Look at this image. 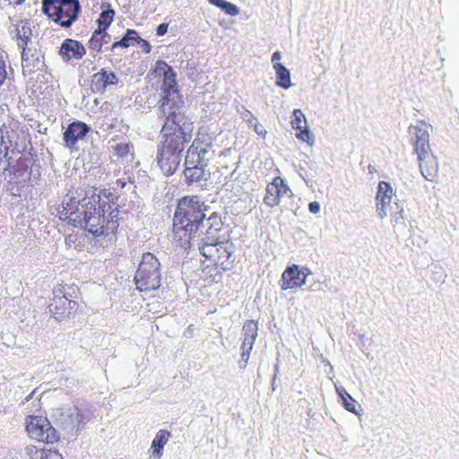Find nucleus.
<instances>
[{
    "label": "nucleus",
    "instance_id": "f257e3e1",
    "mask_svg": "<svg viewBox=\"0 0 459 459\" xmlns=\"http://www.w3.org/2000/svg\"><path fill=\"white\" fill-rule=\"evenodd\" d=\"M117 202L118 196L108 189L93 192L82 200L65 196L59 216L61 220L95 237L109 236L115 234L119 226Z\"/></svg>",
    "mask_w": 459,
    "mask_h": 459
},
{
    "label": "nucleus",
    "instance_id": "f03ea898",
    "mask_svg": "<svg viewBox=\"0 0 459 459\" xmlns=\"http://www.w3.org/2000/svg\"><path fill=\"white\" fill-rule=\"evenodd\" d=\"M205 205L195 195L179 199L173 218V239L187 249L200 238L199 229L205 217Z\"/></svg>",
    "mask_w": 459,
    "mask_h": 459
},
{
    "label": "nucleus",
    "instance_id": "7ed1b4c3",
    "mask_svg": "<svg viewBox=\"0 0 459 459\" xmlns=\"http://www.w3.org/2000/svg\"><path fill=\"white\" fill-rule=\"evenodd\" d=\"M181 104L160 105L166 119L160 130V142L158 145L183 153L186 144L192 139V129L186 123L185 113L180 111Z\"/></svg>",
    "mask_w": 459,
    "mask_h": 459
},
{
    "label": "nucleus",
    "instance_id": "20e7f679",
    "mask_svg": "<svg viewBox=\"0 0 459 459\" xmlns=\"http://www.w3.org/2000/svg\"><path fill=\"white\" fill-rule=\"evenodd\" d=\"M160 261L153 254L144 253L134 278L136 289L141 292L156 290L160 286Z\"/></svg>",
    "mask_w": 459,
    "mask_h": 459
},
{
    "label": "nucleus",
    "instance_id": "39448f33",
    "mask_svg": "<svg viewBox=\"0 0 459 459\" xmlns=\"http://www.w3.org/2000/svg\"><path fill=\"white\" fill-rule=\"evenodd\" d=\"M81 5L78 0H43L42 11L54 22L69 28L78 18Z\"/></svg>",
    "mask_w": 459,
    "mask_h": 459
},
{
    "label": "nucleus",
    "instance_id": "423d86ee",
    "mask_svg": "<svg viewBox=\"0 0 459 459\" xmlns=\"http://www.w3.org/2000/svg\"><path fill=\"white\" fill-rule=\"evenodd\" d=\"M200 252L212 265L222 271H229L234 264V247L229 241L205 242Z\"/></svg>",
    "mask_w": 459,
    "mask_h": 459
},
{
    "label": "nucleus",
    "instance_id": "0eeeda50",
    "mask_svg": "<svg viewBox=\"0 0 459 459\" xmlns=\"http://www.w3.org/2000/svg\"><path fill=\"white\" fill-rule=\"evenodd\" d=\"M66 287L65 284H57L54 287L53 299L48 307L52 316L59 322L75 316L80 308L79 303L71 299L72 295L67 296Z\"/></svg>",
    "mask_w": 459,
    "mask_h": 459
},
{
    "label": "nucleus",
    "instance_id": "6e6552de",
    "mask_svg": "<svg viewBox=\"0 0 459 459\" xmlns=\"http://www.w3.org/2000/svg\"><path fill=\"white\" fill-rule=\"evenodd\" d=\"M25 140V132L17 120L11 119L3 124L0 127V160H7L9 151L17 149Z\"/></svg>",
    "mask_w": 459,
    "mask_h": 459
},
{
    "label": "nucleus",
    "instance_id": "1a4fd4ad",
    "mask_svg": "<svg viewBox=\"0 0 459 459\" xmlns=\"http://www.w3.org/2000/svg\"><path fill=\"white\" fill-rule=\"evenodd\" d=\"M26 431L31 439L45 444H54L59 436L50 421L42 416L29 415L25 419Z\"/></svg>",
    "mask_w": 459,
    "mask_h": 459
},
{
    "label": "nucleus",
    "instance_id": "9d476101",
    "mask_svg": "<svg viewBox=\"0 0 459 459\" xmlns=\"http://www.w3.org/2000/svg\"><path fill=\"white\" fill-rule=\"evenodd\" d=\"M156 70L163 72V82L161 85V99L160 103L162 106L183 103L176 81V73L172 67L164 61L156 62Z\"/></svg>",
    "mask_w": 459,
    "mask_h": 459
},
{
    "label": "nucleus",
    "instance_id": "9b49d317",
    "mask_svg": "<svg viewBox=\"0 0 459 459\" xmlns=\"http://www.w3.org/2000/svg\"><path fill=\"white\" fill-rule=\"evenodd\" d=\"M214 157L212 138L206 133L198 131L195 138L188 147L185 160L197 164L208 165Z\"/></svg>",
    "mask_w": 459,
    "mask_h": 459
},
{
    "label": "nucleus",
    "instance_id": "f8f14e48",
    "mask_svg": "<svg viewBox=\"0 0 459 459\" xmlns=\"http://www.w3.org/2000/svg\"><path fill=\"white\" fill-rule=\"evenodd\" d=\"M430 129L431 126L423 120L409 126L410 142L413 145V152L417 155L431 150L429 145Z\"/></svg>",
    "mask_w": 459,
    "mask_h": 459
},
{
    "label": "nucleus",
    "instance_id": "ddd939ff",
    "mask_svg": "<svg viewBox=\"0 0 459 459\" xmlns=\"http://www.w3.org/2000/svg\"><path fill=\"white\" fill-rule=\"evenodd\" d=\"M182 152L158 145L156 160L160 170L167 177L173 175L181 161Z\"/></svg>",
    "mask_w": 459,
    "mask_h": 459
},
{
    "label": "nucleus",
    "instance_id": "4468645a",
    "mask_svg": "<svg viewBox=\"0 0 459 459\" xmlns=\"http://www.w3.org/2000/svg\"><path fill=\"white\" fill-rule=\"evenodd\" d=\"M291 196V190L281 177H275L266 186L264 203L269 207L277 206L283 197Z\"/></svg>",
    "mask_w": 459,
    "mask_h": 459
},
{
    "label": "nucleus",
    "instance_id": "2eb2a0df",
    "mask_svg": "<svg viewBox=\"0 0 459 459\" xmlns=\"http://www.w3.org/2000/svg\"><path fill=\"white\" fill-rule=\"evenodd\" d=\"M85 54L86 49L84 46L80 41L73 39H65L59 49V56L66 63L72 59L80 60Z\"/></svg>",
    "mask_w": 459,
    "mask_h": 459
},
{
    "label": "nucleus",
    "instance_id": "dca6fc26",
    "mask_svg": "<svg viewBox=\"0 0 459 459\" xmlns=\"http://www.w3.org/2000/svg\"><path fill=\"white\" fill-rule=\"evenodd\" d=\"M419 167L422 177L429 181H433L437 176L438 163L437 158L430 151L417 155Z\"/></svg>",
    "mask_w": 459,
    "mask_h": 459
},
{
    "label": "nucleus",
    "instance_id": "f3484780",
    "mask_svg": "<svg viewBox=\"0 0 459 459\" xmlns=\"http://www.w3.org/2000/svg\"><path fill=\"white\" fill-rule=\"evenodd\" d=\"M307 275L299 269V266L292 264L288 266L281 274V288L282 290L301 287L306 282Z\"/></svg>",
    "mask_w": 459,
    "mask_h": 459
},
{
    "label": "nucleus",
    "instance_id": "a211bd4d",
    "mask_svg": "<svg viewBox=\"0 0 459 459\" xmlns=\"http://www.w3.org/2000/svg\"><path fill=\"white\" fill-rule=\"evenodd\" d=\"M91 127L82 121H74L68 125L64 133V141L67 147H74L78 141L82 140L90 132Z\"/></svg>",
    "mask_w": 459,
    "mask_h": 459
},
{
    "label": "nucleus",
    "instance_id": "6ab92c4d",
    "mask_svg": "<svg viewBox=\"0 0 459 459\" xmlns=\"http://www.w3.org/2000/svg\"><path fill=\"white\" fill-rule=\"evenodd\" d=\"M118 79L114 72L101 69L91 76V90L95 93H103L108 86L116 85Z\"/></svg>",
    "mask_w": 459,
    "mask_h": 459
},
{
    "label": "nucleus",
    "instance_id": "aec40b11",
    "mask_svg": "<svg viewBox=\"0 0 459 459\" xmlns=\"http://www.w3.org/2000/svg\"><path fill=\"white\" fill-rule=\"evenodd\" d=\"M184 166L183 175L185 182L188 186L199 183L202 180H206L209 176L207 172L208 165L189 162L185 160Z\"/></svg>",
    "mask_w": 459,
    "mask_h": 459
},
{
    "label": "nucleus",
    "instance_id": "412c9836",
    "mask_svg": "<svg viewBox=\"0 0 459 459\" xmlns=\"http://www.w3.org/2000/svg\"><path fill=\"white\" fill-rule=\"evenodd\" d=\"M291 126L297 131L296 137L303 142L312 144L313 136L307 129L305 115L300 109H294L292 113Z\"/></svg>",
    "mask_w": 459,
    "mask_h": 459
},
{
    "label": "nucleus",
    "instance_id": "4be33fe9",
    "mask_svg": "<svg viewBox=\"0 0 459 459\" xmlns=\"http://www.w3.org/2000/svg\"><path fill=\"white\" fill-rule=\"evenodd\" d=\"M394 195L393 187L388 182L380 181L377 186V210L381 217L386 215L387 207L389 206Z\"/></svg>",
    "mask_w": 459,
    "mask_h": 459
},
{
    "label": "nucleus",
    "instance_id": "5701e85b",
    "mask_svg": "<svg viewBox=\"0 0 459 459\" xmlns=\"http://www.w3.org/2000/svg\"><path fill=\"white\" fill-rule=\"evenodd\" d=\"M222 227V221L221 217L213 212L208 218L202 220V225H200L199 234L202 235H213L214 233L221 230Z\"/></svg>",
    "mask_w": 459,
    "mask_h": 459
},
{
    "label": "nucleus",
    "instance_id": "b1692460",
    "mask_svg": "<svg viewBox=\"0 0 459 459\" xmlns=\"http://www.w3.org/2000/svg\"><path fill=\"white\" fill-rule=\"evenodd\" d=\"M170 437V432L166 429H160L157 432L151 447L152 455L155 459L161 457L164 446L168 443Z\"/></svg>",
    "mask_w": 459,
    "mask_h": 459
},
{
    "label": "nucleus",
    "instance_id": "393cba45",
    "mask_svg": "<svg viewBox=\"0 0 459 459\" xmlns=\"http://www.w3.org/2000/svg\"><path fill=\"white\" fill-rule=\"evenodd\" d=\"M110 40V36L106 30H95L88 41V48L91 51L97 54L101 52L104 45H107Z\"/></svg>",
    "mask_w": 459,
    "mask_h": 459
},
{
    "label": "nucleus",
    "instance_id": "a878e982",
    "mask_svg": "<svg viewBox=\"0 0 459 459\" xmlns=\"http://www.w3.org/2000/svg\"><path fill=\"white\" fill-rule=\"evenodd\" d=\"M101 13L97 21L99 28L98 30H107L115 17V11L111 8L110 4H101Z\"/></svg>",
    "mask_w": 459,
    "mask_h": 459
},
{
    "label": "nucleus",
    "instance_id": "bb28decb",
    "mask_svg": "<svg viewBox=\"0 0 459 459\" xmlns=\"http://www.w3.org/2000/svg\"><path fill=\"white\" fill-rule=\"evenodd\" d=\"M140 40H143V39L139 37L137 31L135 30L128 29L125 36L120 40L112 44L111 49L115 50L117 48H127Z\"/></svg>",
    "mask_w": 459,
    "mask_h": 459
},
{
    "label": "nucleus",
    "instance_id": "cd10ccee",
    "mask_svg": "<svg viewBox=\"0 0 459 459\" xmlns=\"http://www.w3.org/2000/svg\"><path fill=\"white\" fill-rule=\"evenodd\" d=\"M276 73V84L283 89H288L290 86V71L281 64L273 65Z\"/></svg>",
    "mask_w": 459,
    "mask_h": 459
},
{
    "label": "nucleus",
    "instance_id": "c85d7f7f",
    "mask_svg": "<svg viewBox=\"0 0 459 459\" xmlns=\"http://www.w3.org/2000/svg\"><path fill=\"white\" fill-rule=\"evenodd\" d=\"M242 331L244 341L255 342L258 335V324L254 320H247L244 323Z\"/></svg>",
    "mask_w": 459,
    "mask_h": 459
},
{
    "label": "nucleus",
    "instance_id": "c756f323",
    "mask_svg": "<svg viewBox=\"0 0 459 459\" xmlns=\"http://www.w3.org/2000/svg\"><path fill=\"white\" fill-rule=\"evenodd\" d=\"M337 392L342 400L344 408L353 413L356 411V401L347 393L344 388H337Z\"/></svg>",
    "mask_w": 459,
    "mask_h": 459
},
{
    "label": "nucleus",
    "instance_id": "7c9ffc66",
    "mask_svg": "<svg viewBox=\"0 0 459 459\" xmlns=\"http://www.w3.org/2000/svg\"><path fill=\"white\" fill-rule=\"evenodd\" d=\"M25 453L30 459H46L48 449L39 448L35 445H30L25 447Z\"/></svg>",
    "mask_w": 459,
    "mask_h": 459
},
{
    "label": "nucleus",
    "instance_id": "2f4dec72",
    "mask_svg": "<svg viewBox=\"0 0 459 459\" xmlns=\"http://www.w3.org/2000/svg\"><path fill=\"white\" fill-rule=\"evenodd\" d=\"M254 343L253 342H248V341H242V344H241V360H240V368H245L247 367V361L249 359V357H250V353L253 350V346H254Z\"/></svg>",
    "mask_w": 459,
    "mask_h": 459
},
{
    "label": "nucleus",
    "instance_id": "473e14b6",
    "mask_svg": "<svg viewBox=\"0 0 459 459\" xmlns=\"http://www.w3.org/2000/svg\"><path fill=\"white\" fill-rule=\"evenodd\" d=\"M131 148L130 143H119L113 147V150L117 157L124 158L129 154Z\"/></svg>",
    "mask_w": 459,
    "mask_h": 459
},
{
    "label": "nucleus",
    "instance_id": "72a5a7b5",
    "mask_svg": "<svg viewBox=\"0 0 459 459\" xmlns=\"http://www.w3.org/2000/svg\"><path fill=\"white\" fill-rule=\"evenodd\" d=\"M219 8H221V10H223L226 13L230 14V15H232V16H235L238 13V8L230 3V2H227L225 0L222 1V3L221 4V5L219 6Z\"/></svg>",
    "mask_w": 459,
    "mask_h": 459
},
{
    "label": "nucleus",
    "instance_id": "f704fd0d",
    "mask_svg": "<svg viewBox=\"0 0 459 459\" xmlns=\"http://www.w3.org/2000/svg\"><path fill=\"white\" fill-rule=\"evenodd\" d=\"M252 121H254V122H255V124H254V130H255V132L258 135H260V136H262V137H264H264H265V135H266V134H267V132H266V130L264 129V127L261 124H259V123L257 122L256 117H253V116H251V119L249 120V122L251 123Z\"/></svg>",
    "mask_w": 459,
    "mask_h": 459
},
{
    "label": "nucleus",
    "instance_id": "c9c22d12",
    "mask_svg": "<svg viewBox=\"0 0 459 459\" xmlns=\"http://www.w3.org/2000/svg\"><path fill=\"white\" fill-rule=\"evenodd\" d=\"M6 70H5V63L4 61L3 56L0 53V86L4 82L6 79Z\"/></svg>",
    "mask_w": 459,
    "mask_h": 459
},
{
    "label": "nucleus",
    "instance_id": "e433bc0d",
    "mask_svg": "<svg viewBox=\"0 0 459 459\" xmlns=\"http://www.w3.org/2000/svg\"><path fill=\"white\" fill-rule=\"evenodd\" d=\"M46 459H63V456L57 450L48 449Z\"/></svg>",
    "mask_w": 459,
    "mask_h": 459
},
{
    "label": "nucleus",
    "instance_id": "4c0bfd02",
    "mask_svg": "<svg viewBox=\"0 0 459 459\" xmlns=\"http://www.w3.org/2000/svg\"><path fill=\"white\" fill-rule=\"evenodd\" d=\"M308 209H309V212L316 214L319 211H320V204L318 202H311L309 204H308Z\"/></svg>",
    "mask_w": 459,
    "mask_h": 459
},
{
    "label": "nucleus",
    "instance_id": "58836bf2",
    "mask_svg": "<svg viewBox=\"0 0 459 459\" xmlns=\"http://www.w3.org/2000/svg\"><path fill=\"white\" fill-rule=\"evenodd\" d=\"M168 30V24L161 23L157 27L156 34L158 36H163Z\"/></svg>",
    "mask_w": 459,
    "mask_h": 459
},
{
    "label": "nucleus",
    "instance_id": "ea45409f",
    "mask_svg": "<svg viewBox=\"0 0 459 459\" xmlns=\"http://www.w3.org/2000/svg\"><path fill=\"white\" fill-rule=\"evenodd\" d=\"M281 53L279 51H276L273 54L272 56V62L273 64V65H276L277 64H280L279 61L281 59Z\"/></svg>",
    "mask_w": 459,
    "mask_h": 459
},
{
    "label": "nucleus",
    "instance_id": "a19ab883",
    "mask_svg": "<svg viewBox=\"0 0 459 459\" xmlns=\"http://www.w3.org/2000/svg\"><path fill=\"white\" fill-rule=\"evenodd\" d=\"M10 4L13 5H21L26 0H8Z\"/></svg>",
    "mask_w": 459,
    "mask_h": 459
},
{
    "label": "nucleus",
    "instance_id": "79ce46f5",
    "mask_svg": "<svg viewBox=\"0 0 459 459\" xmlns=\"http://www.w3.org/2000/svg\"><path fill=\"white\" fill-rule=\"evenodd\" d=\"M212 4L219 7L223 0H208Z\"/></svg>",
    "mask_w": 459,
    "mask_h": 459
},
{
    "label": "nucleus",
    "instance_id": "37998d69",
    "mask_svg": "<svg viewBox=\"0 0 459 459\" xmlns=\"http://www.w3.org/2000/svg\"><path fill=\"white\" fill-rule=\"evenodd\" d=\"M27 40H28V38L26 39H21V41H22V48L23 50H25V47L27 45ZM24 55V51H22V56Z\"/></svg>",
    "mask_w": 459,
    "mask_h": 459
},
{
    "label": "nucleus",
    "instance_id": "c03bdc74",
    "mask_svg": "<svg viewBox=\"0 0 459 459\" xmlns=\"http://www.w3.org/2000/svg\"><path fill=\"white\" fill-rule=\"evenodd\" d=\"M142 41H143V42H144V45H145V46H144V48H146V52H150V50H151V46H150V44H149L147 41L143 40V39Z\"/></svg>",
    "mask_w": 459,
    "mask_h": 459
},
{
    "label": "nucleus",
    "instance_id": "a18cd8bd",
    "mask_svg": "<svg viewBox=\"0 0 459 459\" xmlns=\"http://www.w3.org/2000/svg\"><path fill=\"white\" fill-rule=\"evenodd\" d=\"M71 289H73V290H74H74L79 291V288H78V287H76V286H74V287L71 286Z\"/></svg>",
    "mask_w": 459,
    "mask_h": 459
}]
</instances>
